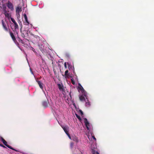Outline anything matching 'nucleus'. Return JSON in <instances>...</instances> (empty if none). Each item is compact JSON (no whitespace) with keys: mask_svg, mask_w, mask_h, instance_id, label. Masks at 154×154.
Listing matches in <instances>:
<instances>
[{"mask_svg":"<svg viewBox=\"0 0 154 154\" xmlns=\"http://www.w3.org/2000/svg\"><path fill=\"white\" fill-rule=\"evenodd\" d=\"M21 36L22 37L24 38L25 37V34L27 33L26 31H23V32H21Z\"/></svg>","mask_w":154,"mask_h":154,"instance_id":"17","label":"nucleus"},{"mask_svg":"<svg viewBox=\"0 0 154 154\" xmlns=\"http://www.w3.org/2000/svg\"><path fill=\"white\" fill-rule=\"evenodd\" d=\"M92 137H93V138L94 140H96V138H95V137H94V136H93Z\"/></svg>","mask_w":154,"mask_h":154,"instance_id":"30","label":"nucleus"},{"mask_svg":"<svg viewBox=\"0 0 154 154\" xmlns=\"http://www.w3.org/2000/svg\"><path fill=\"white\" fill-rule=\"evenodd\" d=\"M4 13L5 16V17H7L8 19L11 18V14L10 13H9V11L7 10H4Z\"/></svg>","mask_w":154,"mask_h":154,"instance_id":"6","label":"nucleus"},{"mask_svg":"<svg viewBox=\"0 0 154 154\" xmlns=\"http://www.w3.org/2000/svg\"><path fill=\"white\" fill-rule=\"evenodd\" d=\"M80 113L81 115L82 116L83 115V112L81 110H80Z\"/></svg>","mask_w":154,"mask_h":154,"instance_id":"26","label":"nucleus"},{"mask_svg":"<svg viewBox=\"0 0 154 154\" xmlns=\"http://www.w3.org/2000/svg\"><path fill=\"white\" fill-rule=\"evenodd\" d=\"M68 70H66L65 72L64 76H65V77L66 78L69 77V74H68Z\"/></svg>","mask_w":154,"mask_h":154,"instance_id":"14","label":"nucleus"},{"mask_svg":"<svg viewBox=\"0 0 154 154\" xmlns=\"http://www.w3.org/2000/svg\"><path fill=\"white\" fill-rule=\"evenodd\" d=\"M41 51L44 54H45L46 53V51L45 50V49H43L41 50Z\"/></svg>","mask_w":154,"mask_h":154,"instance_id":"23","label":"nucleus"},{"mask_svg":"<svg viewBox=\"0 0 154 154\" xmlns=\"http://www.w3.org/2000/svg\"><path fill=\"white\" fill-rule=\"evenodd\" d=\"M1 141L3 142V143L8 147L10 149H11L13 150H14L18 152V151L14 149L11 146L7 144V142L2 137H1Z\"/></svg>","mask_w":154,"mask_h":154,"instance_id":"1","label":"nucleus"},{"mask_svg":"<svg viewBox=\"0 0 154 154\" xmlns=\"http://www.w3.org/2000/svg\"><path fill=\"white\" fill-rule=\"evenodd\" d=\"M64 66H65V68H67V66H66V62H65V63H64Z\"/></svg>","mask_w":154,"mask_h":154,"instance_id":"28","label":"nucleus"},{"mask_svg":"<svg viewBox=\"0 0 154 154\" xmlns=\"http://www.w3.org/2000/svg\"><path fill=\"white\" fill-rule=\"evenodd\" d=\"M73 141L76 142H78L79 141L78 138L75 136L73 137Z\"/></svg>","mask_w":154,"mask_h":154,"instance_id":"19","label":"nucleus"},{"mask_svg":"<svg viewBox=\"0 0 154 154\" xmlns=\"http://www.w3.org/2000/svg\"><path fill=\"white\" fill-rule=\"evenodd\" d=\"M16 11V12L17 13L21 11H22V10H17Z\"/></svg>","mask_w":154,"mask_h":154,"instance_id":"29","label":"nucleus"},{"mask_svg":"<svg viewBox=\"0 0 154 154\" xmlns=\"http://www.w3.org/2000/svg\"><path fill=\"white\" fill-rule=\"evenodd\" d=\"M2 23L3 27L4 29L6 32H8L9 30H10V29L7 27L6 24L4 22L3 20H2Z\"/></svg>","mask_w":154,"mask_h":154,"instance_id":"4","label":"nucleus"},{"mask_svg":"<svg viewBox=\"0 0 154 154\" xmlns=\"http://www.w3.org/2000/svg\"><path fill=\"white\" fill-rule=\"evenodd\" d=\"M67 64H68V66H70V65H69V63H67Z\"/></svg>","mask_w":154,"mask_h":154,"instance_id":"34","label":"nucleus"},{"mask_svg":"<svg viewBox=\"0 0 154 154\" xmlns=\"http://www.w3.org/2000/svg\"><path fill=\"white\" fill-rule=\"evenodd\" d=\"M23 16L25 18L26 21L28 23V24H29V22L28 20V19H27L26 14H24L23 15Z\"/></svg>","mask_w":154,"mask_h":154,"instance_id":"16","label":"nucleus"},{"mask_svg":"<svg viewBox=\"0 0 154 154\" xmlns=\"http://www.w3.org/2000/svg\"><path fill=\"white\" fill-rule=\"evenodd\" d=\"M11 20L13 22V23L14 24V29L13 30V29L12 28V27H11V29L13 30V31H15V30H16L17 29H18V28H19L18 26V24H17V23L15 21V20L14 18H13L12 17H11Z\"/></svg>","mask_w":154,"mask_h":154,"instance_id":"3","label":"nucleus"},{"mask_svg":"<svg viewBox=\"0 0 154 154\" xmlns=\"http://www.w3.org/2000/svg\"><path fill=\"white\" fill-rule=\"evenodd\" d=\"M86 97L84 96V95H81L79 96V99L81 101H85L86 102V100L85 99Z\"/></svg>","mask_w":154,"mask_h":154,"instance_id":"10","label":"nucleus"},{"mask_svg":"<svg viewBox=\"0 0 154 154\" xmlns=\"http://www.w3.org/2000/svg\"><path fill=\"white\" fill-rule=\"evenodd\" d=\"M0 146H2L4 148H6V147L4 145H3V144H0Z\"/></svg>","mask_w":154,"mask_h":154,"instance_id":"25","label":"nucleus"},{"mask_svg":"<svg viewBox=\"0 0 154 154\" xmlns=\"http://www.w3.org/2000/svg\"><path fill=\"white\" fill-rule=\"evenodd\" d=\"M39 47L40 51L44 49V46L42 45H39Z\"/></svg>","mask_w":154,"mask_h":154,"instance_id":"20","label":"nucleus"},{"mask_svg":"<svg viewBox=\"0 0 154 154\" xmlns=\"http://www.w3.org/2000/svg\"><path fill=\"white\" fill-rule=\"evenodd\" d=\"M79 87H78V88L82 92V93L83 95H84L86 97V98L87 99V93L86 92V91L85 90L83 87L79 83Z\"/></svg>","mask_w":154,"mask_h":154,"instance_id":"2","label":"nucleus"},{"mask_svg":"<svg viewBox=\"0 0 154 154\" xmlns=\"http://www.w3.org/2000/svg\"><path fill=\"white\" fill-rule=\"evenodd\" d=\"M58 86L60 90H63V85L60 84H58Z\"/></svg>","mask_w":154,"mask_h":154,"instance_id":"13","label":"nucleus"},{"mask_svg":"<svg viewBox=\"0 0 154 154\" xmlns=\"http://www.w3.org/2000/svg\"><path fill=\"white\" fill-rule=\"evenodd\" d=\"M68 136V137H69V138H70V139H71V137L70 136V135L69 134V133H68V134H66Z\"/></svg>","mask_w":154,"mask_h":154,"instance_id":"24","label":"nucleus"},{"mask_svg":"<svg viewBox=\"0 0 154 154\" xmlns=\"http://www.w3.org/2000/svg\"><path fill=\"white\" fill-rule=\"evenodd\" d=\"M42 105L45 107H46L48 106V102L47 101H43L42 103Z\"/></svg>","mask_w":154,"mask_h":154,"instance_id":"15","label":"nucleus"},{"mask_svg":"<svg viewBox=\"0 0 154 154\" xmlns=\"http://www.w3.org/2000/svg\"><path fill=\"white\" fill-rule=\"evenodd\" d=\"M7 6L9 9L11 10H13V5L11 2H8L7 3Z\"/></svg>","mask_w":154,"mask_h":154,"instance_id":"9","label":"nucleus"},{"mask_svg":"<svg viewBox=\"0 0 154 154\" xmlns=\"http://www.w3.org/2000/svg\"><path fill=\"white\" fill-rule=\"evenodd\" d=\"M96 154H99V153L98 152H97V151L96 152Z\"/></svg>","mask_w":154,"mask_h":154,"instance_id":"31","label":"nucleus"},{"mask_svg":"<svg viewBox=\"0 0 154 154\" xmlns=\"http://www.w3.org/2000/svg\"><path fill=\"white\" fill-rule=\"evenodd\" d=\"M18 22H19V23L20 25V26L21 25V28H22V23H21V21H19Z\"/></svg>","mask_w":154,"mask_h":154,"instance_id":"27","label":"nucleus"},{"mask_svg":"<svg viewBox=\"0 0 154 154\" xmlns=\"http://www.w3.org/2000/svg\"><path fill=\"white\" fill-rule=\"evenodd\" d=\"M87 99H87V100L88 101L87 102H86L85 105L86 106H89L90 105V102L88 101V96H87Z\"/></svg>","mask_w":154,"mask_h":154,"instance_id":"18","label":"nucleus"},{"mask_svg":"<svg viewBox=\"0 0 154 154\" xmlns=\"http://www.w3.org/2000/svg\"><path fill=\"white\" fill-rule=\"evenodd\" d=\"M32 48L33 49H32L33 51L34 52V51L35 49H34V48Z\"/></svg>","mask_w":154,"mask_h":154,"instance_id":"33","label":"nucleus"},{"mask_svg":"<svg viewBox=\"0 0 154 154\" xmlns=\"http://www.w3.org/2000/svg\"><path fill=\"white\" fill-rule=\"evenodd\" d=\"M95 154V151H93V154Z\"/></svg>","mask_w":154,"mask_h":154,"instance_id":"32","label":"nucleus"},{"mask_svg":"<svg viewBox=\"0 0 154 154\" xmlns=\"http://www.w3.org/2000/svg\"><path fill=\"white\" fill-rule=\"evenodd\" d=\"M37 82L38 84V85H39V87L40 88L42 89H43V83H42L40 81H37Z\"/></svg>","mask_w":154,"mask_h":154,"instance_id":"12","label":"nucleus"},{"mask_svg":"<svg viewBox=\"0 0 154 154\" xmlns=\"http://www.w3.org/2000/svg\"><path fill=\"white\" fill-rule=\"evenodd\" d=\"M16 10H24L23 3H20L17 6Z\"/></svg>","mask_w":154,"mask_h":154,"instance_id":"5","label":"nucleus"},{"mask_svg":"<svg viewBox=\"0 0 154 154\" xmlns=\"http://www.w3.org/2000/svg\"><path fill=\"white\" fill-rule=\"evenodd\" d=\"M71 82L73 85H75V81H74V80L73 79H71Z\"/></svg>","mask_w":154,"mask_h":154,"instance_id":"21","label":"nucleus"},{"mask_svg":"<svg viewBox=\"0 0 154 154\" xmlns=\"http://www.w3.org/2000/svg\"><path fill=\"white\" fill-rule=\"evenodd\" d=\"M84 123H85V125L87 129L88 130H89V126H90V124L89 122L88 121L87 119L86 118H84Z\"/></svg>","mask_w":154,"mask_h":154,"instance_id":"7","label":"nucleus"},{"mask_svg":"<svg viewBox=\"0 0 154 154\" xmlns=\"http://www.w3.org/2000/svg\"><path fill=\"white\" fill-rule=\"evenodd\" d=\"M66 134H68L69 131V127L67 126H65L62 127Z\"/></svg>","mask_w":154,"mask_h":154,"instance_id":"11","label":"nucleus"},{"mask_svg":"<svg viewBox=\"0 0 154 154\" xmlns=\"http://www.w3.org/2000/svg\"><path fill=\"white\" fill-rule=\"evenodd\" d=\"M76 116L77 118L80 121L81 120V119L80 117L77 114H76Z\"/></svg>","mask_w":154,"mask_h":154,"instance_id":"22","label":"nucleus"},{"mask_svg":"<svg viewBox=\"0 0 154 154\" xmlns=\"http://www.w3.org/2000/svg\"><path fill=\"white\" fill-rule=\"evenodd\" d=\"M9 33H10V35L13 41L14 42H15L17 41V40H16V38L14 35L13 33L12 32H11L10 30H9Z\"/></svg>","mask_w":154,"mask_h":154,"instance_id":"8","label":"nucleus"}]
</instances>
